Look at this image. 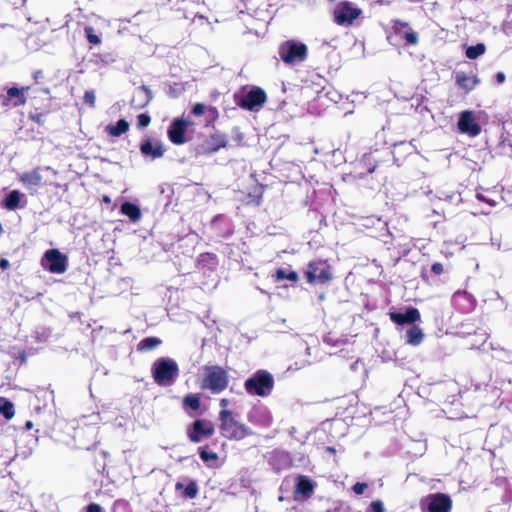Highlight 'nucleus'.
Instances as JSON below:
<instances>
[{
    "label": "nucleus",
    "mask_w": 512,
    "mask_h": 512,
    "mask_svg": "<svg viewBox=\"0 0 512 512\" xmlns=\"http://www.w3.org/2000/svg\"><path fill=\"white\" fill-rule=\"evenodd\" d=\"M120 211L134 223L138 222L142 217L140 208L131 202H124L121 205Z\"/></svg>",
    "instance_id": "25"
},
{
    "label": "nucleus",
    "mask_w": 512,
    "mask_h": 512,
    "mask_svg": "<svg viewBox=\"0 0 512 512\" xmlns=\"http://www.w3.org/2000/svg\"><path fill=\"white\" fill-rule=\"evenodd\" d=\"M151 118L148 114H140L137 117V126L139 128H145L150 124Z\"/></svg>",
    "instance_id": "38"
},
{
    "label": "nucleus",
    "mask_w": 512,
    "mask_h": 512,
    "mask_svg": "<svg viewBox=\"0 0 512 512\" xmlns=\"http://www.w3.org/2000/svg\"><path fill=\"white\" fill-rule=\"evenodd\" d=\"M153 98L152 91L145 85L138 87L132 99V104L137 108L145 107Z\"/></svg>",
    "instance_id": "21"
},
{
    "label": "nucleus",
    "mask_w": 512,
    "mask_h": 512,
    "mask_svg": "<svg viewBox=\"0 0 512 512\" xmlns=\"http://www.w3.org/2000/svg\"><path fill=\"white\" fill-rule=\"evenodd\" d=\"M278 52L283 62L287 64H294L306 59L307 46L303 43L289 40L280 45Z\"/></svg>",
    "instance_id": "8"
},
{
    "label": "nucleus",
    "mask_w": 512,
    "mask_h": 512,
    "mask_svg": "<svg viewBox=\"0 0 512 512\" xmlns=\"http://www.w3.org/2000/svg\"><path fill=\"white\" fill-rule=\"evenodd\" d=\"M9 266V261L7 259L2 258L0 260V268L5 270Z\"/></svg>",
    "instance_id": "48"
},
{
    "label": "nucleus",
    "mask_w": 512,
    "mask_h": 512,
    "mask_svg": "<svg viewBox=\"0 0 512 512\" xmlns=\"http://www.w3.org/2000/svg\"><path fill=\"white\" fill-rule=\"evenodd\" d=\"M84 31H85V35H86V38L87 40L92 43V44H100L101 43V38L100 36H98L97 34H95L94 32V29L91 27V26H86L84 28Z\"/></svg>",
    "instance_id": "36"
},
{
    "label": "nucleus",
    "mask_w": 512,
    "mask_h": 512,
    "mask_svg": "<svg viewBox=\"0 0 512 512\" xmlns=\"http://www.w3.org/2000/svg\"><path fill=\"white\" fill-rule=\"evenodd\" d=\"M326 450L330 453H335V449L333 447H327Z\"/></svg>",
    "instance_id": "51"
},
{
    "label": "nucleus",
    "mask_w": 512,
    "mask_h": 512,
    "mask_svg": "<svg viewBox=\"0 0 512 512\" xmlns=\"http://www.w3.org/2000/svg\"><path fill=\"white\" fill-rule=\"evenodd\" d=\"M87 512H103V509L99 504L91 503L87 506Z\"/></svg>",
    "instance_id": "45"
},
{
    "label": "nucleus",
    "mask_w": 512,
    "mask_h": 512,
    "mask_svg": "<svg viewBox=\"0 0 512 512\" xmlns=\"http://www.w3.org/2000/svg\"><path fill=\"white\" fill-rule=\"evenodd\" d=\"M390 318L398 325L414 324L420 320V312L418 309L410 307L404 313H391Z\"/></svg>",
    "instance_id": "20"
},
{
    "label": "nucleus",
    "mask_w": 512,
    "mask_h": 512,
    "mask_svg": "<svg viewBox=\"0 0 512 512\" xmlns=\"http://www.w3.org/2000/svg\"><path fill=\"white\" fill-rule=\"evenodd\" d=\"M454 305L463 313L471 312L475 308V298L466 291H457L453 295Z\"/></svg>",
    "instance_id": "19"
},
{
    "label": "nucleus",
    "mask_w": 512,
    "mask_h": 512,
    "mask_svg": "<svg viewBox=\"0 0 512 512\" xmlns=\"http://www.w3.org/2000/svg\"><path fill=\"white\" fill-rule=\"evenodd\" d=\"M451 198H452V196H448V195L445 196V199H451Z\"/></svg>",
    "instance_id": "55"
},
{
    "label": "nucleus",
    "mask_w": 512,
    "mask_h": 512,
    "mask_svg": "<svg viewBox=\"0 0 512 512\" xmlns=\"http://www.w3.org/2000/svg\"><path fill=\"white\" fill-rule=\"evenodd\" d=\"M161 342L157 337H146L138 343L137 350L141 352L150 351L157 348Z\"/></svg>",
    "instance_id": "29"
},
{
    "label": "nucleus",
    "mask_w": 512,
    "mask_h": 512,
    "mask_svg": "<svg viewBox=\"0 0 512 512\" xmlns=\"http://www.w3.org/2000/svg\"><path fill=\"white\" fill-rule=\"evenodd\" d=\"M247 420L254 426L269 428L273 424V416L270 409L261 403L255 404L247 413Z\"/></svg>",
    "instance_id": "11"
},
{
    "label": "nucleus",
    "mask_w": 512,
    "mask_h": 512,
    "mask_svg": "<svg viewBox=\"0 0 512 512\" xmlns=\"http://www.w3.org/2000/svg\"><path fill=\"white\" fill-rule=\"evenodd\" d=\"M40 265L50 273L63 274L68 268V258L58 249H49L42 256Z\"/></svg>",
    "instance_id": "6"
},
{
    "label": "nucleus",
    "mask_w": 512,
    "mask_h": 512,
    "mask_svg": "<svg viewBox=\"0 0 512 512\" xmlns=\"http://www.w3.org/2000/svg\"><path fill=\"white\" fill-rule=\"evenodd\" d=\"M0 414H3L6 419H11L14 416L13 404L2 397H0Z\"/></svg>",
    "instance_id": "31"
},
{
    "label": "nucleus",
    "mask_w": 512,
    "mask_h": 512,
    "mask_svg": "<svg viewBox=\"0 0 512 512\" xmlns=\"http://www.w3.org/2000/svg\"><path fill=\"white\" fill-rule=\"evenodd\" d=\"M458 129L461 133L468 134L475 137L480 134L481 127L476 122L474 115L471 111H463L458 120Z\"/></svg>",
    "instance_id": "16"
},
{
    "label": "nucleus",
    "mask_w": 512,
    "mask_h": 512,
    "mask_svg": "<svg viewBox=\"0 0 512 512\" xmlns=\"http://www.w3.org/2000/svg\"><path fill=\"white\" fill-rule=\"evenodd\" d=\"M227 385V375L222 368L218 366L206 367L202 388L209 389L212 393H220L226 389Z\"/></svg>",
    "instance_id": "5"
},
{
    "label": "nucleus",
    "mask_w": 512,
    "mask_h": 512,
    "mask_svg": "<svg viewBox=\"0 0 512 512\" xmlns=\"http://www.w3.org/2000/svg\"><path fill=\"white\" fill-rule=\"evenodd\" d=\"M356 365H357V362H355L354 364H352V369H355V368H356Z\"/></svg>",
    "instance_id": "54"
},
{
    "label": "nucleus",
    "mask_w": 512,
    "mask_h": 512,
    "mask_svg": "<svg viewBox=\"0 0 512 512\" xmlns=\"http://www.w3.org/2000/svg\"><path fill=\"white\" fill-rule=\"evenodd\" d=\"M393 34L391 38H399L405 41L406 45H417L419 41L418 34L411 28L409 23L395 19L391 21ZM390 39V37H388Z\"/></svg>",
    "instance_id": "13"
},
{
    "label": "nucleus",
    "mask_w": 512,
    "mask_h": 512,
    "mask_svg": "<svg viewBox=\"0 0 512 512\" xmlns=\"http://www.w3.org/2000/svg\"><path fill=\"white\" fill-rule=\"evenodd\" d=\"M244 388L251 396L267 397L274 388V377L267 370H258L245 380Z\"/></svg>",
    "instance_id": "3"
},
{
    "label": "nucleus",
    "mask_w": 512,
    "mask_h": 512,
    "mask_svg": "<svg viewBox=\"0 0 512 512\" xmlns=\"http://www.w3.org/2000/svg\"><path fill=\"white\" fill-rule=\"evenodd\" d=\"M362 10L354 3L349 1H340L334 8L333 21L339 25L348 27L353 25L354 21L360 17Z\"/></svg>",
    "instance_id": "4"
},
{
    "label": "nucleus",
    "mask_w": 512,
    "mask_h": 512,
    "mask_svg": "<svg viewBox=\"0 0 512 512\" xmlns=\"http://www.w3.org/2000/svg\"><path fill=\"white\" fill-rule=\"evenodd\" d=\"M485 52V45L482 43H479L475 46H469L466 49V57L469 59H476Z\"/></svg>",
    "instance_id": "34"
},
{
    "label": "nucleus",
    "mask_w": 512,
    "mask_h": 512,
    "mask_svg": "<svg viewBox=\"0 0 512 512\" xmlns=\"http://www.w3.org/2000/svg\"><path fill=\"white\" fill-rule=\"evenodd\" d=\"M431 271L435 275H441L444 271L443 265L441 263L436 262L431 266Z\"/></svg>",
    "instance_id": "44"
},
{
    "label": "nucleus",
    "mask_w": 512,
    "mask_h": 512,
    "mask_svg": "<svg viewBox=\"0 0 512 512\" xmlns=\"http://www.w3.org/2000/svg\"><path fill=\"white\" fill-rule=\"evenodd\" d=\"M39 394H42L44 396V398L52 399V392L46 391L42 388H38L36 390V396H38Z\"/></svg>",
    "instance_id": "46"
},
{
    "label": "nucleus",
    "mask_w": 512,
    "mask_h": 512,
    "mask_svg": "<svg viewBox=\"0 0 512 512\" xmlns=\"http://www.w3.org/2000/svg\"><path fill=\"white\" fill-rule=\"evenodd\" d=\"M95 99H96V97H95L94 91L90 90V91L85 92V94H84L85 103L89 104L91 107H94Z\"/></svg>",
    "instance_id": "40"
},
{
    "label": "nucleus",
    "mask_w": 512,
    "mask_h": 512,
    "mask_svg": "<svg viewBox=\"0 0 512 512\" xmlns=\"http://www.w3.org/2000/svg\"><path fill=\"white\" fill-rule=\"evenodd\" d=\"M228 405H229V400H228V399H225V398H224V399H221V400H220V406H221V407L225 408V407H227Z\"/></svg>",
    "instance_id": "49"
},
{
    "label": "nucleus",
    "mask_w": 512,
    "mask_h": 512,
    "mask_svg": "<svg viewBox=\"0 0 512 512\" xmlns=\"http://www.w3.org/2000/svg\"><path fill=\"white\" fill-rule=\"evenodd\" d=\"M369 510H370V512H384L385 511L384 505H383L382 501H380V500L372 501L370 504Z\"/></svg>",
    "instance_id": "39"
},
{
    "label": "nucleus",
    "mask_w": 512,
    "mask_h": 512,
    "mask_svg": "<svg viewBox=\"0 0 512 512\" xmlns=\"http://www.w3.org/2000/svg\"><path fill=\"white\" fill-rule=\"evenodd\" d=\"M266 101V93L258 87H253L249 91L237 97V104L249 111H257Z\"/></svg>",
    "instance_id": "10"
},
{
    "label": "nucleus",
    "mask_w": 512,
    "mask_h": 512,
    "mask_svg": "<svg viewBox=\"0 0 512 512\" xmlns=\"http://www.w3.org/2000/svg\"><path fill=\"white\" fill-rule=\"evenodd\" d=\"M151 372L155 383L166 387L176 382L179 376V367L174 359L161 357L154 361Z\"/></svg>",
    "instance_id": "2"
},
{
    "label": "nucleus",
    "mask_w": 512,
    "mask_h": 512,
    "mask_svg": "<svg viewBox=\"0 0 512 512\" xmlns=\"http://www.w3.org/2000/svg\"><path fill=\"white\" fill-rule=\"evenodd\" d=\"M306 279L308 283H327L331 280L332 274L330 271V266L326 261L323 260H313L310 261L306 272Z\"/></svg>",
    "instance_id": "9"
},
{
    "label": "nucleus",
    "mask_w": 512,
    "mask_h": 512,
    "mask_svg": "<svg viewBox=\"0 0 512 512\" xmlns=\"http://www.w3.org/2000/svg\"><path fill=\"white\" fill-rule=\"evenodd\" d=\"M314 490V485L312 481L306 476H298L296 479V493L301 494L305 498H308L312 495Z\"/></svg>",
    "instance_id": "24"
},
{
    "label": "nucleus",
    "mask_w": 512,
    "mask_h": 512,
    "mask_svg": "<svg viewBox=\"0 0 512 512\" xmlns=\"http://www.w3.org/2000/svg\"><path fill=\"white\" fill-rule=\"evenodd\" d=\"M184 408H190L194 411L200 408V397L196 394H188L183 399Z\"/></svg>",
    "instance_id": "32"
},
{
    "label": "nucleus",
    "mask_w": 512,
    "mask_h": 512,
    "mask_svg": "<svg viewBox=\"0 0 512 512\" xmlns=\"http://www.w3.org/2000/svg\"><path fill=\"white\" fill-rule=\"evenodd\" d=\"M128 129L129 123L124 119H120L115 125L111 124L106 127L107 133L113 137L121 136L122 134L126 133Z\"/></svg>",
    "instance_id": "28"
},
{
    "label": "nucleus",
    "mask_w": 512,
    "mask_h": 512,
    "mask_svg": "<svg viewBox=\"0 0 512 512\" xmlns=\"http://www.w3.org/2000/svg\"><path fill=\"white\" fill-rule=\"evenodd\" d=\"M140 151L145 157L157 159L163 156V144L156 139L146 138L140 145Z\"/></svg>",
    "instance_id": "18"
},
{
    "label": "nucleus",
    "mask_w": 512,
    "mask_h": 512,
    "mask_svg": "<svg viewBox=\"0 0 512 512\" xmlns=\"http://www.w3.org/2000/svg\"><path fill=\"white\" fill-rule=\"evenodd\" d=\"M406 338H407L406 342L408 344L417 346L422 342V340L424 338V334L420 327L413 325L407 330Z\"/></svg>",
    "instance_id": "26"
},
{
    "label": "nucleus",
    "mask_w": 512,
    "mask_h": 512,
    "mask_svg": "<svg viewBox=\"0 0 512 512\" xmlns=\"http://www.w3.org/2000/svg\"><path fill=\"white\" fill-rule=\"evenodd\" d=\"M205 111V106L201 103H197L193 106L192 113L195 116H201Z\"/></svg>",
    "instance_id": "43"
},
{
    "label": "nucleus",
    "mask_w": 512,
    "mask_h": 512,
    "mask_svg": "<svg viewBox=\"0 0 512 512\" xmlns=\"http://www.w3.org/2000/svg\"><path fill=\"white\" fill-rule=\"evenodd\" d=\"M284 279L296 282L298 280V274L295 271L280 268L276 271V280L281 281Z\"/></svg>",
    "instance_id": "33"
},
{
    "label": "nucleus",
    "mask_w": 512,
    "mask_h": 512,
    "mask_svg": "<svg viewBox=\"0 0 512 512\" xmlns=\"http://www.w3.org/2000/svg\"><path fill=\"white\" fill-rule=\"evenodd\" d=\"M456 82L460 88L470 91L477 85L478 79L476 77L467 76L464 73H458Z\"/></svg>",
    "instance_id": "27"
},
{
    "label": "nucleus",
    "mask_w": 512,
    "mask_h": 512,
    "mask_svg": "<svg viewBox=\"0 0 512 512\" xmlns=\"http://www.w3.org/2000/svg\"><path fill=\"white\" fill-rule=\"evenodd\" d=\"M420 509L422 512H450L452 500L444 493L428 494L420 500Z\"/></svg>",
    "instance_id": "7"
},
{
    "label": "nucleus",
    "mask_w": 512,
    "mask_h": 512,
    "mask_svg": "<svg viewBox=\"0 0 512 512\" xmlns=\"http://www.w3.org/2000/svg\"><path fill=\"white\" fill-rule=\"evenodd\" d=\"M26 203V197L24 194L17 190L11 191L5 198L3 205L8 210H15L20 208Z\"/></svg>",
    "instance_id": "23"
},
{
    "label": "nucleus",
    "mask_w": 512,
    "mask_h": 512,
    "mask_svg": "<svg viewBox=\"0 0 512 512\" xmlns=\"http://www.w3.org/2000/svg\"><path fill=\"white\" fill-rule=\"evenodd\" d=\"M199 260L200 262H209L211 264L216 263V257L210 253L201 254Z\"/></svg>",
    "instance_id": "42"
},
{
    "label": "nucleus",
    "mask_w": 512,
    "mask_h": 512,
    "mask_svg": "<svg viewBox=\"0 0 512 512\" xmlns=\"http://www.w3.org/2000/svg\"><path fill=\"white\" fill-rule=\"evenodd\" d=\"M22 360H23V361H26V360H27V357H26V356H23V357H22Z\"/></svg>",
    "instance_id": "56"
},
{
    "label": "nucleus",
    "mask_w": 512,
    "mask_h": 512,
    "mask_svg": "<svg viewBox=\"0 0 512 512\" xmlns=\"http://www.w3.org/2000/svg\"><path fill=\"white\" fill-rule=\"evenodd\" d=\"M505 78H506V77H505V74H504L503 72H498V73L496 74V77H495L496 82H497L498 84H502V83L505 81Z\"/></svg>",
    "instance_id": "47"
},
{
    "label": "nucleus",
    "mask_w": 512,
    "mask_h": 512,
    "mask_svg": "<svg viewBox=\"0 0 512 512\" xmlns=\"http://www.w3.org/2000/svg\"><path fill=\"white\" fill-rule=\"evenodd\" d=\"M176 490H181L184 488V495L189 498L193 499L198 494V487L197 484L194 481H190L187 486L184 487V485L180 482L176 483Z\"/></svg>",
    "instance_id": "30"
},
{
    "label": "nucleus",
    "mask_w": 512,
    "mask_h": 512,
    "mask_svg": "<svg viewBox=\"0 0 512 512\" xmlns=\"http://www.w3.org/2000/svg\"><path fill=\"white\" fill-rule=\"evenodd\" d=\"M104 201L109 202V201H110V199H109L107 196H105V197H104Z\"/></svg>",
    "instance_id": "53"
},
{
    "label": "nucleus",
    "mask_w": 512,
    "mask_h": 512,
    "mask_svg": "<svg viewBox=\"0 0 512 512\" xmlns=\"http://www.w3.org/2000/svg\"><path fill=\"white\" fill-rule=\"evenodd\" d=\"M495 489L500 494L501 502L507 504L512 502V483L505 478H498L495 481Z\"/></svg>",
    "instance_id": "22"
},
{
    "label": "nucleus",
    "mask_w": 512,
    "mask_h": 512,
    "mask_svg": "<svg viewBox=\"0 0 512 512\" xmlns=\"http://www.w3.org/2000/svg\"><path fill=\"white\" fill-rule=\"evenodd\" d=\"M269 465L277 472L288 469L292 465V460L288 452L280 449L273 450L266 454Z\"/></svg>",
    "instance_id": "15"
},
{
    "label": "nucleus",
    "mask_w": 512,
    "mask_h": 512,
    "mask_svg": "<svg viewBox=\"0 0 512 512\" xmlns=\"http://www.w3.org/2000/svg\"><path fill=\"white\" fill-rule=\"evenodd\" d=\"M219 420L220 434L226 439L239 441L254 434L248 426L238 421L230 410L222 409L219 412Z\"/></svg>",
    "instance_id": "1"
},
{
    "label": "nucleus",
    "mask_w": 512,
    "mask_h": 512,
    "mask_svg": "<svg viewBox=\"0 0 512 512\" xmlns=\"http://www.w3.org/2000/svg\"><path fill=\"white\" fill-rule=\"evenodd\" d=\"M374 170H375V167H372V168H369V169H368V172H369V173H372V172H374Z\"/></svg>",
    "instance_id": "52"
},
{
    "label": "nucleus",
    "mask_w": 512,
    "mask_h": 512,
    "mask_svg": "<svg viewBox=\"0 0 512 512\" xmlns=\"http://www.w3.org/2000/svg\"><path fill=\"white\" fill-rule=\"evenodd\" d=\"M211 142L214 145L213 150L216 151L219 148L225 147L227 144V138L224 134L215 133L211 136Z\"/></svg>",
    "instance_id": "35"
},
{
    "label": "nucleus",
    "mask_w": 512,
    "mask_h": 512,
    "mask_svg": "<svg viewBox=\"0 0 512 512\" xmlns=\"http://www.w3.org/2000/svg\"><path fill=\"white\" fill-rule=\"evenodd\" d=\"M189 124L182 118L174 119L167 131L170 141L176 145L185 143V132Z\"/></svg>",
    "instance_id": "17"
},
{
    "label": "nucleus",
    "mask_w": 512,
    "mask_h": 512,
    "mask_svg": "<svg viewBox=\"0 0 512 512\" xmlns=\"http://www.w3.org/2000/svg\"><path fill=\"white\" fill-rule=\"evenodd\" d=\"M32 427H33L32 422H31V421H27V422H26V428H27V429H31Z\"/></svg>",
    "instance_id": "50"
},
{
    "label": "nucleus",
    "mask_w": 512,
    "mask_h": 512,
    "mask_svg": "<svg viewBox=\"0 0 512 512\" xmlns=\"http://www.w3.org/2000/svg\"><path fill=\"white\" fill-rule=\"evenodd\" d=\"M199 456L201 460L205 463H209L210 461H216L218 458L216 453L212 451H207L202 447L199 448Z\"/></svg>",
    "instance_id": "37"
},
{
    "label": "nucleus",
    "mask_w": 512,
    "mask_h": 512,
    "mask_svg": "<svg viewBox=\"0 0 512 512\" xmlns=\"http://www.w3.org/2000/svg\"><path fill=\"white\" fill-rule=\"evenodd\" d=\"M28 92L29 87H10L5 94L0 95V102L5 107H17L26 102Z\"/></svg>",
    "instance_id": "14"
},
{
    "label": "nucleus",
    "mask_w": 512,
    "mask_h": 512,
    "mask_svg": "<svg viewBox=\"0 0 512 512\" xmlns=\"http://www.w3.org/2000/svg\"><path fill=\"white\" fill-rule=\"evenodd\" d=\"M368 487V485L366 483H362V482H357L356 484H354V486L352 487V490L354 491L355 494L357 495H361L364 493L365 489Z\"/></svg>",
    "instance_id": "41"
},
{
    "label": "nucleus",
    "mask_w": 512,
    "mask_h": 512,
    "mask_svg": "<svg viewBox=\"0 0 512 512\" xmlns=\"http://www.w3.org/2000/svg\"><path fill=\"white\" fill-rule=\"evenodd\" d=\"M214 431L213 423L205 419L196 420L187 428L188 437L194 443H199L203 439L211 437Z\"/></svg>",
    "instance_id": "12"
}]
</instances>
